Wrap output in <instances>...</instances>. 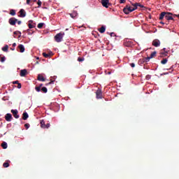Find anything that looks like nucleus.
Listing matches in <instances>:
<instances>
[{"mask_svg":"<svg viewBox=\"0 0 179 179\" xmlns=\"http://www.w3.org/2000/svg\"><path fill=\"white\" fill-rule=\"evenodd\" d=\"M65 35V33L60 32L59 34H57L55 36V40L57 43H61L62 41V39L64 38V36Z\"/></svg>","mask_w":179,"mask_h":179,"instance_id":"f257e3e1","label":"nucleus"},{"mask_svg":"<svg viewBox=\"0 0 179 179\" xmlns=\"http://www.w3.org/2000/svg\"><path fill=\"white\" fill-rule=\"evenodd\" d=\"M134 9L133 7H131V6L127 5L124 8H123V12L125 13V15H129L131 12H134Z\"/></svg>","mask_w":179,"mask_h":179,"instance_id":"f03ea898","label":"nucleus"},{"mask_svg":"<svg viewBox=\"0 0 179 179\" xmlns=\"http://www.w3.org/2000/svg\"><path fill=\"white\" fill-rule=\"evenodd\" d=\"M164 19L166 20H174V18H173V13L169 12H166V14L164 15Z\"/></svg>","mask_w":179,"mask_h":179,"instance_id":"7ed1b4c3","label":"nucleus"},{"mask_svg":"<svg viewBox=\"0 0 179 179\" xmlns=\"http://www.w3.org/2000/svg\"><path fill=\"white\" fill-rule=\"evenodd\" d=\"M101 3L102 4V6H103V8H108V6L111 5V3H110V0H101Z\"/></svg>","mask_w":179,"mask_h":179,"instance_id":"20e7f679","label":"nucleus"},{"mask_svg":"<svg viewBox=\"0 0 179 179\" xmlns=\"http://www.w3.org/2000/svg\"><path fill=\"white\" fill-rule=\"evenodd\" d=\"M16 22H17V19L15 17H11L8 20V23L10 26H15L16 24Z\"/></svg>","mask_w":179,"mask_h":179,"instance_id":"39448f33","label":"nucleus"},{"mask_svg":"<svg viewBox=\"0 0 179 179\" xmlns=\"http://www.w3.org/2000/svg\"><path fill=\"white\" fill-rule=\"evenodd\" d=\"M96 99H103V92L100 89H98L96 92Z\"/></svg>","mask_w":179,"mask_h":179,"instance_id":"423d86ee","label":"nucleus"},{"mask_svg":"<svg viewBox=\"0 0 179 179\" xmlns=\"http://www.w3.org/2000/svg\"><path fill=\"white\" fill-rule=\"evenodd\" d=\"M11 113L14 117V118H16L17 120V118H19L20 116L19 115V111H17V110H11Z\"/></svg>","mask_w":179,"mask_h":179,"instance_id":"0eeeda50","label":"nucleus"},{"mask_svg":"<svg viewBox=\"0 0 179 179\" xmlns=\"http://www.w3.org/2000/svg\"><path fill=\"white\" fill-rule=\"evenodd\" d=\"M28 27L29 29H34V27H36V23L34 22V21L31 20L28 21Z\"/></svg>","mask_w":179,"mask_h":179,"instance_id":"6e6552de","label":"nucleus"},{"mask_svg":"<svg viewBox=\"0 0 179 179\" xmlns=\"http://www.w3.org/2000/svg\"><path fill=\"white\" fill-rule=\"evenodd\" d=\"M5 120H6V121H8V122H10V121H12V120H13V117H12V114L7 113L5 115Z\"/></svg>","mask_w":179,"mask_h":179,"instance_id":"1a4fd4ad","label":"nucleus"},{"mask_svg":"<svg viewBox=\"0 0 179 179\" xmlns=\"http://www.w3.org/2000/svg\"><path fill=\"white\" fill-rule=\"evenodd\" d=\"M152 45H154V47H160V41L158 39L154 40L152 41Z\"/></svg>","mask_w":179,"mask_h":179,"instance_id":"9d476101","label":"nucleus"},{"mask_svg":"<svg viewBox=\"0 0 179 179\" xmlns=\"http://www.w3.org/2000/svg\"><path fill=\"white\" fill-rule=\"evenodd\" d=\"M154 57H156V52H152L150 54V57H147V58L145 59V62H149V60H150V59H152V58H154Z\"/></svg>","mask_w":179,"mask_h":179,"instance_id":"9b49d317","label":"nucleus"},{"mask_svg":"<svg viewBox=\"0 0 179 179\" xmlns=\"http://www.w3.org/2000/svg\"><path fill=\"white\" fill-rule=\"evenodd\" d=\"M20 17H26V11L24 9H21L19 12Z\"/></svg>","mask_w":179,"mask_h":179,"instance_id":"f8f14e48","label":"nucleus"},{"mask_svg":"<svg viewBox=\"0 0 179 179\" xmlns=\"http://www.w3.org/2000/svg\"><path fill=\"white\" fill-rule=\"evenodd\" d=\"M18 50H20V52H24L25 51V48H24V45H23L22 44H20L17 46Z\"/></svg>","mask_w":179,"mask_h":179,"instance_id":"ddd939ff","label":"nucleus"},{"mask_svg":"<svg viewBox=\"0 0 179 179\" xmlns=\"http://www.w3.org/2000/svg\"><path fill=\"white\" fill-rule=\"evenodd\" d=\"M37 79H38V80H39V82H45V78L41 74L38 75Z\"/></svg>","mask_w":179,"mask_h":179,"instance_id":"4468645a","label":"nucleus"},{"mask_svg":"<svg viewBox=\"0 0 179 179\" xmlns=\"http://www.w3.org/2000/svg\"><path fill=\"white\" fill-rule=\"evenodd\" d=\"M20 76L24 77L26 75H27V70L26 69H22L20 72Z\"/></svg>","mask_w":179,"mask_h":179,"instance_id":"2eb2a0df","label":"nucleus"},{"mask_svg":"<svg viewBox=\"0 0 179 179\" xmlns=\"http://www.w3.org/2000/svg\"><path fill=\"white\" fill-rule=\"evenodd\" d=\"M27 118H29V114L27 113V112H24L22 114V120H24V121H26Z\"/></svg>","mask_w":179,"mask_h":179,"instance_id":"dca6fc26","label":"nucleus"},{"mask_svg":"<svg viewBox=\"0 0 179 179\" xmlns=\"http://www.w3.org/2000/svg\"><path fill=\"white\" fill-rule=\"evenodd\" d=\"M165 15H166V12L161 13L159 17V20H163L164 19Z\"/></svg>","mask_w":179,"mask_h":179,"instance_id":"f3484780","label":"nucleus"},{"mask_svg":"<svg viewBox=\"0 0 179 179\" xmlns=\"http://www.w3.org/2000/svg\"><path fill=\"white\" fill-rule=\"evenodd\" d=\"M133 9H134V10H136V9H138V3H134L132 2H130Z\"/></svg>","mask_w":179,"mask_h":179,"instance_id":"a211bd4d","label":"nucleus"},{"mask_svg":"<svg viewBox=\"0 0 179 179\" xmlns=\"http://www.w3.org/2000/svg\"><path fill=\"white\" fill-rule=\"evenodd\" d=\"M167 54H169L167 52H164L163 50H161L160 52V57H167Z\"/></svg>","mask_w":179,"mask_h":179,"instance_id":"6ab92c4d","label":"nucleus"},{"mask_svg":"<svg viewBox=\"0 0 179 179\" xmlns=\"http://www.w3.org/2000/svg\"><path fill=\"white\" fill-rule=\"evenodd\" d=\"M8 49L9 46L8 45H6L3 48H2V51H4V52H8Z\"/></svg>","mask_w":179,"mask_h":179,"instance_id":"aec40b11","label":"nucleus"},{"mask_svg":"<svg viewBox=\"0 0 179 179\" xmlns=\"http://www.w3.org/2000/svg\"><path fill=\"white\" fill-rule=\"evenodd\" d=\"M1 147L3 148V149H7L8 148V143H6V142H3L1 143Z\"/></svg>","mask_w":179,"mask_h":179,"instance_id":"412c9836","label":"nucleus"},{"mask_svg":"<svg viewBox=\"0 0 179 179\" xmlns=\"http://www.w3.org/2000/svg\"><path fill=\"white\" fill-rule=\"evenodd\" d=\"M99 31L101 34L104 33L106 31V27H101L100 29H99Z\"/></svg>","mask_w":179,"mask_h":179,"instance_id":"4be33fe9","label":"nucleus"},{"mask_svg":"<svg viewBox=\"0 0 179 179\" xmlns=\"http://www.w3.org/2000/svg\"><path fill=\"white\" fill-rule=\"evenodd\" d=\"M40 124H41V128L45 129V122H44V120H41Z\"/></svg>","mask_w":179,"mask_h":179,"instance_id":"5701e85b","label":"nucleus"},{"mask_svg":"<svg viewBox=\"0 0 179 179\" xmlns=\"http://www.w3.org/2000/svg\"><path fill=\"white\" fill-rule=\"evenodd\" d=\"M71 17H72L73 19H75V17H76V16H78V13H73L70 14Z\"/></svg>","mask_w":179,"mask_h":179,"instance_id":"b1692460","label":"nucleus"},{"mask_svg":"<svg viewBox=\"0 0 179 179\" xmlns=\"http://www.w3.org/2000/svg\"><path fill=\"white\" fill-rule=\"evenodd\" d=\"M10 15H11V16H15V15H16V10L12 9L10 10Z\"/></svg>","mask_w":179,"mask_h":179,"instance_id":"393cba45","label":"nucleus"},{"mask_svg":"<svg viewBox=\"0 0 179 179\" xmlns=\"http://www.w3.org/2000/svg\"><path fill=\"white\" fill-rule=\"evenodd\" d=\"M41 90L43 92V93H47L48 92V90L45 87H42Z\"/></svg>","mask_w":179,"mask_h":179,"instance_id":"a878e982","label":"nucleus"},{"mask_svg":"<svg viewBox=\"0 0 179 179\" xmlns=\"http://www.w3.org/2000/svg\"><path fill=\"white\" fill-rule=\"evenodd\" d=\"M167 59H164L161 61V64H162V65H166V64H167Z\"/></svg>","mask_w":179,"mask_h":179,"instance_id":"bb28decb","label":"nucleus"},{"mask_svg":"<svg viewBox=\"0 0 179 179\" xmlns=\"http://www.w3.org/2000/svg\"><path fill=\"white\" fill-rule=\"evenodd\" d=\"M43 26H44L43 22H41V23L38 24V29H43Z\"/></svg>","mask_w":179,"mask_h":179,"instance_id":"cd10ccee","label":"nucleus"},{"mask_svg":"<svg viewBox=\"0 0 179 179\" xmlns=\"http://www.w3.org/2000/svg\"><path fill=\"white\" fill-rule=\"evenodd\" d=\"M78 62H83V61H85V57H78Z\"/></svg>","mask_w":179,"mask_h":179,"instance_id":"c85d7f7f","label":"nucleus"},{"mask_svg":"<svg viewBox=\"0 0 179 179\" xmlns=\"http://www.w3.org/2000/svg\"><path fill=\"white\" fill-rule=\"evenodd\" d=\"M3 166L5 169H6V168H8V167L9 166V164H8V162H4V163L3 164Z\"/></svg>","mask_w":179,"mask_h":179,"instance_id":"c756f323","label":"nucleus"},{"mask_svg":"<svg viewBox=\"0 0 179 179\" xmlns=\"http://www.w3.org/2000/svg\"><path fill=\"white\" fill-rule=\"evenodd\" d=\"M43 57H44L45 58H49V57H50V54H47V53H45V52H43Z\"/></svg>","mask_w":179,"mask_h":179,"instance_id":"7c9ffc66","label":"nucleus"},{"mask_svg":"<svg viewBox=\"0 0 179 179\" xmlns=\"http://www.w3.org/2000/svg\"><path fill=\"white\" fill-rule=\"evenodd\" d=\"M35 90H36V92H41V88L40 87H36Z\"/></svg>","mask_w":179,"mask_h":179,"instance_id":"2f4dec72","label":"nucleus"},{"mask_svg":"<svg viewBox=\"0 0 179 179\" xmlns=\"http://www.w3.org/2000/svg\"><path fill=\"white\" fill-rule=\"evenodd\" d=\"M24 127L27 129H29V128H30V124L29 123H27L24 124Z\"/></svg>","mask_w":179,"mask_h":179,"instance_id":"473e14b6","label":"nucleus"},{"mask_svg":"<svg viewBox=\"0 0 179 179\" xmlns=\"http://www.w3.org/2000/svg\"><path fill=\"white\" fill-rule=\"evenodd\" d=\"M6 59V57H1V62H5Z\"/></svg>","mask_w":179,"mask_h":179,"instance_id":"72a5a7b5","label":"nucleus"},{"mask_svg":"<svg viewBox=\"0 0 179 179\" xmlns=\"http://www.w3.org/2000/svg\"><path fill=\"white\" fill-rule=\"evenodd\" d=\"M54 82H55V80H50V82L48 83V84H46L45 86H48V85H52V84H54Z\"/></svg>","mask_w":179,"mask_h":179,"instance_id":"f704fd0d","label":"nucleus"},{"mask_svg":"<svg viewBox=\"0 0 179 179\" xmlns=\"http://www.w3.org/2000/svg\"><path fill=\"white\" fill-rule=\"evenodd\" d=\"M137 6H139L140 8H145V6L140 3H137Z\"/></svg>","mask_w":179,"mask_h":179,"instance_id":"c9c22d12","label":"nucleus"},{"mask_svg":"<svg viewBox=\"0 0 179 179\" xmlns=\"http://www.w3.org/2000/svg\"><path fill=\"white\" fill-rule=\"evenodd\" d=\"M37 4L38 5V8H40L41 6V1L38 0Z\"/></svg>","mask_w":179,"mask_h":179,"instance_id":"e433bc0d","label":"nucleus"},{"mask_svg":"<svg viewBox=\"0 0 179 179\" xmlns=\"http://www.w3.org/2000/svg\"><path fill=\"white\" fill-rule=\"evenodd\" d=\"M150 78H151L150 75H147V76H145V79H146L147 80H149L150 79Z\"/></svg>","mask_w":179,"mask_h":179,"instance_id":"4c0bfd02","label":"nucleus"},{"mask_svg":"<svg viewBox=\"0 0 179 179\" xmlns=\"http://www.w3.org/2000/svg\"><path fill=\"white\" fill-rule=\"evenodd\" d=\"M110 37H115V34L114 32H111L110 34Z\"/></svg>","mask_w":179,"mask_h":179,"instance_id":"58836bf2","label":"nucleus"},{"mask_svg":"<svg viewBox=\"0 0 179 179\" xmlns=\"http://www.w3.org/2000/svg\"><path fill=\"white\" fill-rule=\"evenodd\" d=\"M19 80H15L13 82V85H18Z\"/></svg>","mask_w":179,"mask_h":179,"instance_id":"ea45409f","label":"nucleus"},{"mask_svg":"<svg viewBox=\"0 0 179 179\" xmlns=\"http://www.w3.org/2000/svg\"><path fill=\"white\" fill-rule=\"evenodd\" d=\"M17 89H22V84L19 83L17 84Z\"/></svg>","mask_w":179,"mask_h":179,"instance_id":"a19ab883","label":"nucleus"},{"mask_svg":"<svg viewBox=\"0 0 179 179\" xmlns=\"http://www.w3.org/2000/svg\"><path fill=\"white\" fill-rule=\"evenodd\" d=\"M130 66H131V68H135V64L134 63L130 64Z\"/></svg>","mask_w":179,"mask_h":179,"instance_id":"79ce46f5","label":"nucleus"},{"mask_svg":"<svg viewBox=\"0 0 179 179\" xmlns=\"http://www.w3.org/2000/svg\"><path fill=\"white\" fill-rule=\"evenodd\" d=\"M49 127H50V123H48L45 124V128L48 129Z\"/></svg>","mask_w":179,"mask_h":179,"instance_id":"37998d69","label":"nucleus"},{"mask_svg":"<svg viewBox=\"0 0 179 179\" xmlns=\"http://www.w3.org/2000/svg\"><path fill=\"white\" fill-rule=\"evenodd\" d=\"M120 3H125V0H120Z\"/></svg>","mask_w":179,"mask_h":179,"instance_id":"c03bdc74","label":"nucleus"},{"mask_svg":"<svg viewBox=\"0 0 179 179\" xmlns=\"http://www.w3.org/2000/svg\"><path fill=\"white\" fill-rule=\"evenodd\" d=\"M30 1L31 0H27V5H30Z\"/></svg>","mask_w":179,"mask_h":179,"instance_id":"a18cd8bd","label":"nucleus"},{"mask_svg":"<svg viewBox=\"0 0 179 179\" xmlns=\"http://www.w3.org/2000/svg\"><path fill=\"white\" fill-rule=\"evenodd\" d=\"M17 24H22V21L17 20Z\"/></svg>","mask_w":179,"mask_h":179,"instance_id":"49530a36","label":"nucleus"},{"mask_svg":"<svg viewBox=\"0 0 179 179\" xmlns=\"http://www.w3.org/2000/svg\"><path fill=\"white\" fill-rule=\"evenodd\" d=\"M162 51H163L164 52H167V51H166V48H164L163 50H162Z\"/></svg>","mask_w":179,"mask_h":179,"instance_id":"de8ad7c7","label":"nucleus"},{"mask_svg":"<svg viewBox=\"0 0 179 179\" xmlns=\"http://www.w3.org/2000/svg\"><path fill=\"white\" fill-rule=\"evenodd\" d=\"M13 47H16V43H13Z\"/></svg>","mask_w":179,"mask_h":179,"instance_id":"09e8293b","label":"nucleus"},{"mask_svg":"<svg viewBox=\"0 0 179 179\" xmlns=\"http://www.w3.org/2000/svg\"><path fill=\"white\" fill-rule=\"evenodd\" d=\"M38 87L41 89V87H43V84H40Z\"/></svg>","mask_w":179,"mask_h":179,"instance_id":"8fccbe9b","label":"nucleus"},{"mask_svg":"<svg viewBox=\"0 0 179 179\" xmlns=\"http://www.w3.org/2000/svg\"><path fill=\"white\" fill-rule=\"evenodd\" d=\"M159 23H160L161 24H164V22H162V21H161Z\"/></svg>","mask_w":179,"mask_h":179,"instance_id":"3c124183","label":"nucleus"},{"mask_svg":"<svg viewBox=\"0 0 179 179\" xmlns=\"http://www.w3.org/2000/svg\"><path fill=\"white\" fill-rule=\"evenodd\" d=\"M13 34H17V31H14Z\"/></svg>","mask_w":179,"mask_h":179,"instance_id":"603ef678","label":"nucleus"},{"mask_svg":"<svg viewBox=\"0 0 179 179\" xmlns=\"http://www.w3.org/2000/svg\"><path fill=\"white\" fill-rule=\"evenodd\" d=\"M10 50H11L12 51H15V48H10Z\"/></svg>","mask_w":179,"mask_h":179,"instance_id":"864d4df0","label":"nucleus"},{"mask_svg":"<svg viewBox=\"0 0 179 179\" xmlns=\"http://www.w3.org/2000/svg\"><path fill=\"white\" fill-rule=\"evenodd\" d=\"M53 79H56L57 78V76H53V78H52Z\"/></svg>","mask_w":179,"mask_h":179,"instance_id":"5fc2aeb1","label":"nucleus"},{"mask_svg":"<svg viewBox=\"0 0 179 179\" xmlns=\"http://www.w3.org/2000/svg\"><path fill=\"white\" fill-rule=\"evenodd\" d=\"M34 1V2H37V0H33Z\"/></svg>","mask_w":179,"mask_h":179,"instance_id":"6e6d98bb","label":"nucleus"},{"mask_svg":"<svg viewBox=\"0 0 179 179\" xmlns=\"http://www.w3.org/2000/svg\"><path fill=\"white\" fill-rule=\"evenodd\" d=\"M18 33H20V34H22V32H20V31H18Z\"/></svg>","mask_w":179,"mask_h":179,"instance_id":"4d7b16f0","label":"nucleus"},{"mask_svg":"<svg viewBox=\"0 0 179 179\" xmlns=\"http://www.w3.org/2000/svg\"><path fill=\"white\" fill-rule=\"evenodd\" d=\"M0 58H1V55H0Z\"/></svg>","mask_w":179,"mask_h":179,"instance_id":"13d9d810","label":"nucleus"}]
</instances>
